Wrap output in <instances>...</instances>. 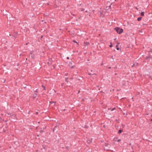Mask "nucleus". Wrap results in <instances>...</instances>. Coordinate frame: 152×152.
<instances>
[{"instance_id":"nucleus-21","label":"nucleus","mask_w":152,"mask_h":152,"mask_svg":"<svg viewBox=\"0 0 152 152\" xmlns=\"http://www.w3.org/2000/svg\"><path fill=\"white\" fill-rule=\"evenodd\" d=\"M61 110L64 111H65L66 110V109H64V108H61Z\"/></svg>"},{"instance_id":"nucleus-18","label":"nucleus","mask_w":152,"mask_h":152,"mask_svg":"<svg viewBox=\"0 0 152 152\" xmlns=\"http://www.w3.org/2000/svg\"><path fill=\"white\" fill-rule=\"evenodd\" d=\"M84 128H85L87 129L88 128V126L86 125H85L84 126Z\"/></svg>"},{"instance_id":"nucleus-13","label":"nucleus","mask_w":152,"mask_h":152,"mask_svg":"<svg viewBox=\"0 0 152 152\" xmlns=\"http://www.w3.org/2000/svg\"><path fill=\"white\" fill-rule=\"evenodd\" d=\"M79 10L81 11H83L84 10V9L82 8H80Z\"/></svg>"},{"instance_id":"nucleus-41","label":"nucleus","mask_w":152,"mask_h":152,"mask_svg":"<svg viewBox=\"0 0 152 152\" xmlns=\"http://www.w3.org/2000/svg\"><path fill=\"white\" fill-rule=\"evenodd\" d=\"M108 68H109V69H110V68H111V67H108Z\"/></svg>"},{"instance_id":"nucleus-4","label":"nucleus","mask_w":152,"mask_h":152,"mask_svg":"<svg viewBox=\"0 0 152 152\" xmlns=\"http://www.w3.org/2000/svg\"><path fill=\"white\" fill-rule=\"evenodd\" d=\"M151 52V51H149V56L146 57L145 58L146 59H148V58H152V56H151V55H150V53Z\"/></svg>"},{"instance_id":"nucleus-24","label":"nucleus","mask_w":152,"mask_h":152,"mask_svg":"<svg viewBox=\"0 0 152 152\" xmlns=\"http://www.w3.org/2000/svg\"><path fill=\"white\" fill-rule=\"evenodd\" d=\"M42 86L43 87V89L45 90V87L44 86Z\"/></svg>"},{"instance_id":"nucleus-8","label":"nucleus","mask_w":152,"mask_h":152,"mask_svg":"<svg viewBox=\"0 0 152 152\" xmlns=\"http://www.w3.org/2000/svg\"><path fill=\"white\" fill-rule=\"evenodd\" d=\"M75 66V65H71L70 66H69V67L71 69H73V68H74Z\"/></svg>"},{"instance_id":"nucleus-52","label":"nucleus","mask_w":152,"mask_h":152,"mask_svg":"<svg viewBox=\"0 0 152 152\" xmlns=\"http://www.w3.org/2000/svg\"><path fill=\"white\" fill-rule=\"evenodd\" d=\"M132 152H134V151H132Z\"/></svg>"},{"instance_id":"nucleus-1","label":"nucleus","mask_w":152,"mask_h":152,"mask_svg":"<svg viewBox=\"0 0 152 152\" xmlns=\"http://www.w3.org/2000/svg\"><path fill=\"white\" fill-rule=\"evenodd\" d=\"M114 29L119 34H121L123 32V30L122 28H120L118 27H116L114 28Z\"/></svg>"},{"instance_id":"nucleus-37","label":"nucleus","mask_w":152,"mask_h":152,"mask_svg":"<svg viewBox=\"0 0 152 152\" xmlns=\"http://www.w3.org/2000/svg\"><path fill=\"white\" fill-rule=\"evenodd\" d=\"M66 148H68V147L66 146Z\"/></svg>"},{"instance_id":"nucleus-15","label":"nucleus","mask_w":152,"mask_h":152,"mask_svg":"<svg viewBox=\"0 0 152 152\" xmlns=\"http://www.w3.org/2000/svg\"><path fill=\"white\" fill-rule=\"evenodd\" d=\"M68 78H65V81L67 83H68Z\"/></svg>"},{"instance_id":"nucleus-46","label":"nucleus","mask_w":152,"mask_h":152,"mask_svg":"<svg viewBox=\"0 0 152 152\" xmlns=\"http://www.w3.org/2000/svg\"><path fill=\"white\" fill-rule=\"evenodd\" d=\"M151 117H152V114L151 115Z\"/></svg>"},{"instance_id":"nucleus-40","label":"nucleus","mask_w":152,"mask_h":152,"mask_svg":"<svg viewBox=\"0 0 152 152\" xmlns=\"http://www.w3.org/2000/svg\"><path fill=\"white\" fill-rule=\"evenodd\" d=\"M130 106H131V105H129V107H130Z\"/></svg>"},{"instance_id":"nucleus-17","label":"nucleus","mask_w":152,"mask_h":152,"mask_svg":"<svg viewBox=\"0 0 152 152\" xmlns=\"http://www.w3.org/2000/svg\"><path fill=\"white\" fill-rule=\"evenodd\" d=\"M41 129H42V128H41ZM43 132H44V131H43V130L41 129L40 131V132L41 133H42Z\"/></svg>"},{"instance_id":"nucleus-9","label":"nucleus","mask_w":152,"mask_h":152,"mask_svg":"<svg viewBox=\"0 0 152 152\" xmlns=\"http://www.w3.org/2000/svg\"><path fill=\"white\" fill-rule=\"evenodd\" d=\"M122 131H123V130H122L120 129V130H118V134H121V132H122Z\"/></svg>"},{"instance_id":"nucleus-2","label":"nucleus","mask_w":152,"mask_h":152,"mask_svg":"<svg viewBox=\"0 0 152 152\" xmlns=\"http://www.w3.org/2000/svg\"><path fill=\"white\" fill-rule=\"evenodd\" d=\"M8 115H9V117L11 118L15 119L16 118L15 115V113L14 112H12L10 113V112H7V113Z\"/></svg>"},{"instance_id":"nucleus-16","label":"nucleus","mask_w":152,"mask_h":152,"mask_svg":"<svg viewBox=\"0 0 152 152\" xmlns=\"http://www.w3.org/2000/svg\"><path fill=\"white\" fill-rule=\"evenodd\" d=\"M57 127V126H55V127H54V129H53V132H54L55 130L56 129V128Z\"/></svg>"},{"instance_id":"nucleus-12","label":"nucleus","mask_w":152,"mask_h":152,"mask_svg":"<svg viewBox=\"0 0 152 152\" xmlns=\"http://www.w3.org/2000/svg\"><path fill=\"white\" fill-rule=\"evenodd\" d=\"M56 102H53V101H50V103L51 104H52V103H56Z\"/></svg>"},{"instance_id":"nucleus-25","label":"nucleus","mask_w":152,"mask_h":152,"mask_svg":"<svg viewBox=\"0 0 152 152\" xmlns=\"http://www.w3.org/2000/svg\"><path fill=\"white\" fill-rule=\"evenodd\" d=\"M121 141V140L120 139H118L117 140V141L118 142H120Z\"/></svg>"},{"instance_id":"nucleus-19","label":"nucleus","mask_w":152,"mask_h":152,"mask_svg":"<svg viewBox=\"0 0 152 152\" xmlns=\"http://www.w3.org/2000/svg\"><path fill=\"white\" fill-rule=\"evenodd\" d=\"M104 144H105V146H108V145H109V144H108V143H105Z\"/></svg>"},{"instance_id":"nucleus-29","label":"nucleus","mask_w":152,"mask_h":152,"mask_svg":"<svg viewBox=\"0 0 152 152\" xmlns=\"http://www.w3.org/2000/svg\"><path fill=\"white\" fill-rule=\"evenodd\" d=\"M73 42H76V43H77V42H76V41L75 40H74L73 41Z\"/></svg>"},{"instance_id":"nucleus-39","label":"nucleus","mask_w":152,"mask_h":152,"mask_svg":"<svg viewBox=\"0 0 152 152\" xmlns=\"http://www.w3.org/2000/svg\"><path fill=\"white\" fill-rule=\"evenodd\" d=\"M88 75H91V74L90 73H88Z\"/></svg>"},{"instance_id":"nucleus-32","label":"nucleus","mask_w":152,"mask_h":152,"mask_svg":"<svg viewBox=\"0 0 152 152\" xmlns=\"http://www.w3.org/2000/svg\"><path fill=\"white\" fill-rule=\"evenodd\" d=\"M135 66V64H134L132 66V67H133L134 66Z\"/></svg>"},{"instance_id":"nucleus-43","label":"nucleus","mask_w":152,"mask_h":152,"mask_svg":"<svg viewBox=\"0 0 152 152\" xmlns=\"http://www.w3.org/2000/svg\"><path fill=\"white\" fill-rule=\"evenodd\" d=\"M88 12V11H87V10H86V12Z\"/></svg>"},{"instance_id":"nucleus-10","label":"nucleus","mask_w":152,"mask_h":152,"mask_svg":"<svg viewBox=\"0 0 152 152\" xmlns=\"http://www.w3.org/2000/svg\"><path fill=\"white\" fill-rule=\"evenodd\" d=\"M140 15L141 16H144V12H141L140 13Z\"/></svg>"},{"instance_id":"nucleus-6","label":"nucleus","mask_w":152,"mask_h":152,"mask_svg":"<svg viewBox=\"0 0 152 152\" xmlns=\"http://www.w3.org/2000/svg\"><path fill=\"white\" fill-rule=\"evenodd\" d=\"M18 33L17 32L14 33L13 34V36L15 38H16L17 36Z\"/></svg>"},{"instance_id":"nucleus-27","label":"nucleus","mask_w":152,"mask_h":152,"mask_svg":"<svg viewBox=\"0 0 152 152\" xmlns=\"http://www.w3.org/2000/svg\"><path fill=\"white\" fill-rule=\"evenodd\" d=\"M80 90H78V93H77V94H79V93H80Z\"/></svg>"},{"instance_id":"nucleus-31","label":"nucleus","mask_w":152,"mask_h":152,"mask_svg":"<svg viewBox=\"0 0 152 152\" xmlns=\"http://www.w3.org/2000/svg\"><path fill=\"white\" fill-rule=\"evenodd\" d=\"M46 128V127H45L44 128H43V130H44L45 129V128Z\"/></svg>"},{"instance_id":"nucleus-3","label":"nucleus","mask_w":152,"mask_h":152,"mask_svg":"<svg viewBox=\"0 0 152 152\" xmlns=\"http://www.w3.org/2000/svg\"><path fill=\"white\" fill-rule=\"evenodd\" d=\"M37 95V90L34 91V93L32 95V97L34 98H36Z\"/></svg>"},{"instance_id":"nucleus-42","label":"nucleus","mask_w":152,"mask_h":152,"mask_svg":"<svg viewBox=\"0 0 152 152\" xmlns=\"http://www.w3.org/2000/svg\"><path fill=\"white\" fill-rule=\"evenodd\" d=\"M116 38H115V39H114V40H115L116 39Z\"/></svg>"},{"instance_id":"nucleus-14","label":"nucleus","mask_w":152,"mask_h":152,"mask_svg":"<svg viewBox=\"0 0 152 152\" xmlns=\"http://www.w3.org/2000/svg\"><path fill=\"white\" fill-rule=\"evenodd\" d=\"M72 63L71 62H69V66H70L71 65H72Z\"/></svg>"},{"instance_id":"nucleus-30","label":"nucleus","mask_w":152,"mask_h":152,"mask_svg":"<svg viewBox=\"0 0 152 152\" xmlns=\"http://www.w3.org/2000/svg\"><path fill=\"white\" fill-rule=\"evenodd\" d=\"M115 108H113V109H112L111 110V111H112V110H115Z\"/></svg>"},{"instance_id":"nucleus-36","label":"nucleus","mask_w":152,"mask_h":152,"mask_svg":"<svg viewBox=\"0 0 152 152\" xmlns=\"http://www.w3.org/2000/svg\"><path fill=\"white\" fill-rule=\"evenodd\" d=\"M129 145H131V143H129Z\"/></svg>"},{"instance_id":"nucleus-38","label":"nucleus","mask_w":152,"mask_h":152,"mask_svg":"<svg viewBox=\"0 0 152 152\" xmlns=\"http://www.w3.org/2000/svg\"><path fill=\"white\" fill-rule=\"evenodd\" d=\"M124 125H122V127H124Z\"/></svg>"},{"instance_id":"nucleus-20","label":"nucleus","mask_w":152,"mask_h":152,"mask_svg":"<svg viewBox=\"0 0 152 152\" xmlns=\"http://www.w3.org/2000/svg\"><path fill=\"white\" fill-rule=\"evenodd\" d=\"M116 46L117 47L116 49L117 50H118L119 49V48L118 47V45H116Z\"/></svg>"},{"instance_id":"nucleus-48","label":"nucleus","mask_w":152,"mask_h":152,"mask_svg":"<svg viewBox=\"0 0 152 152\" xmlns=\"http://www.w3.org/2000/svg\"><path fill=\"white\" fill-rule=\"evenodd\" d=\"M88 61H89V59H88Z\"/></svg>"},{"instance_id":"nucleus-23","label":"nucleus","mask_w":152,"mask_h":152,"mask_svg":"<svg viewBox=\"0 0 152 152\" xmlns=\"http://www.w3.org/2000/svg\"><path fill=\"white\" fill-rule=\"evenodd\" d=\"M113 47V45H112V44H111L110 45V47L111 48V47Z\"/></svg>"},{"instance_id":"nucleus-5","label":"nucleus","mask_w":152,"mask_h":152,"mask_svg":"<svg viewBox=\"0 0 152 152\" xmlns=\"http://www.w3.org/2000/svg\"><path fill=\"white\" fill-rule=\"evenodd\" d=\"M33 51H31L30 52V56L31 58H33L34 57V55H33Z\"/></svg>"},{"instance_id":"nucleus-51","label":"nucleus","mask_w":152,"mask_h":152,"mask_svg":"<svg viewBox=\"0 0 152 152\" xmlns=\"http://www.w3.org/2000/svg\"><path fill=\"white\" fill-rule=\"evenodd\" d=\"M151 121H152V119H151Z\"/></svg>"},{"instance_id":"nucleus-47","label":"nucleus","mask_w":152,"mask_h":152,"mask_svg":"<svg viewBox=\"0 0 152 152\" xmlns=\"http://www.w3.org/2000/svg\"><path fill=\"white\" fill-rule=\"evenodd\" d=\"M54 91L56 92V91L55 90H54Z\"/></svg>"},{"instance_id":"nucleus-44","label":"nucleus","mask_w":152,"mask_h":152,"mask_svg":"<svg viewBox=\"0 0 152 152\" xmlns=\"http://www.w3.org/2000/svg\"><path fill=\"white\" fill-rule=\"evenodd\" d=\"M37 137H39V135H37Z\"/></svg>"},{"instance_id":"nucleus-22","label":"nucleus","mask_w":152,"mask_h":152,"mask_svg":"<svg viewBox=\"0 0 152 152\" xmlns=\"http://www.w3.org/2000/svg\"><path fill=\"white\" fill-rule=\"evenodd\" d=\"M89 44V43L88 42H86V45H88Z\"/></svg>"},{"instance_id":"nucleus-33","label":"nucleus","mask_w":152,"mask_h":152,"mask_svg":"<svg viewBox=\"0 0 152 152\" xmlns=\"http://www.w3.org/2000/svg\"><path fill=\"white\" fill-rule=\"evenodd\" d=\"M66 58L67 59H69V57H67Z\"/></svg>"},{"instance_id":"nucleus-34","label":"nucleus","mask_w":152,"mask_h":152,"mask_svg":"<svg viewBox=\"0 0 152 152\" xmlns=\"http://www.w3.org/2000/svg\"><path fill=\"white\" fill-rule=\"evenodd\" d=\"M29 43V42H28L26 43V45H28Z\"/></svg>"},{"instance_id":"nucleus-28","label":"nucleus","mask_w":152,"mask_h":152,"mask_svg":"<svg viewBox=\"0 0 152 152\" xmlns=\"http://www.w3.org/2000/svg\"><path fill=\"white\" fill-rule=\"evenodd\" d=\"M36 115H37L38 114V113L37 112H36L35 113Z\"/></svg>"},{"instance_id":"nucleus-49","label":"nucleus","mask_w":152,"mask_h":152,"mask_svg":"<svg viewBox=\"0 0 152 152\" xmlns=\"http://www.w3.org/2000/svg\"><path fill=\"white\" fill-rule=\"evenodd\" d=\"M42 37H43V36H42L41 37V38H42Z\"/></svg>"},{"instance_id":"nucleus-26","label":"nucleus","mask_w":152,"mask_h":152,"mask_svg":"<svg viewBox=\"0 0 152 152\" xmlns=\"http://www.w3.org/2000/svg\"><path fill=\"white\" fill-rule=\"evenodd\" d=\"M68 73H66L65 74V75L66 76H67L68 75Z\"/></svg>"},{"instance_id":"nucleus-11","label":"nucleus","mask_w":152,"mask_h":152,"mask_svg":"<svg viewBox=\"0 0 152 152\" xmlns=\"http://www.w3.org/2000/svg\"><path fill=\"white\" fill-rule=\"evenodd\" d=\"M141 19H142V18H141V17H140L138 18H137V20L138 21H140V20H141Z\"/></svg>"},{"instance_id":"nucleus-7","label":"nucleus","mask_w":152,"mask_h":152,"mask_svg":"<svg viewBox=\"0 0 152 152\" xmlns=\"http://www.w3.org/2000/svg\"><path fill=\"white\" fill-rule=\"evenodd\" d=\"M92 139H91L90 140H88L87 141V142L88 143H90L92 142Z\"/></svg>"},{"instance_id":"nucleus-50","label":"nucleus","mask_w":152,"mask_h":152,"mask_svg":"<svg viewBox=\"0 0 152 152\" xmlns=\"http://www.w3.org/2000/svg\"><path fill=\"white\" fill-rule=\"evenodd\" d=\"M137 64H136V65H137Z\"/></svg>"},{"instance_id":"nucleus-35","label":"nucleus","mask_w":152,"mask_h":152,"mask_svg":"<svg viewBox=\"0 0 152 152\" xmlns=\"http://www.w3.org/2000/svg\"><path fill=\"white\" fill-rule=\"evenodd\" d=\"M2 120V118L0 117V121H1Z\"/></svg>"},{"instance_id":"nucleus-45","label":"nucleus","mask_w":152,"mask_h":152,"mask_svg":"<svg viewBox=\"0 0 152 152\" xmlns=\"http://www.w3.org/2000/svg\"><path fill=\"white\" fill-rule=\"evenodd\" d=\"M84 99H82V101H84Z\"/></svg>"}]
</instances>
